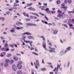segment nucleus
Here are the masks:
<instances>
[{"label":"nucleus","instance_id":"1","mask_svg":"<svg viewBox=\"0 0 74 74\" xmlns=\"http://www.w3.org/2000/svg\"><path fill=\"white\" fill-rule=\"evenodd\" d=\"M57 17H59L60 19H64V17H63V15L60 13H59L57 16Z\"/></svg>","mask_w":74,"mask_h":74},{"label":"nucleus","instance_id":"2","mask_svg":"<svg viewBox=\"0 0 74 74\" xmlns=\"http://www.w3.org/2000/svg\"><path fill=\"white\" fill-rule=\"evenodd\" d=\"M12 69L14 71H16L17 70V67L15 65H13L12 66Z\"/></svg>","mask_w":74,"mask_h":74},{"label":"nucleus","instance_id":"3","mask_svg":"<svg viewBox=\"0 0 74 74\" xmlns=\"http://www.w3.org/2000/svg\"><path fill=\"white\" fill-rule=\"evenodd\" d=\"M64 53H65V50H63L60 53L59 55L60 56H62V55H63L64 54Z\"/></svg>","mask_w":74,"mask_h":74},{"label":"nucleus","instance_id":"4","mask_svg":"<svg viewBox=\"0 0 74 74\" xmlns=\"http://www.w3.org/2000/svg\"><path fill=\"white\" fill-rule=\"evenodd\" d=\"M47 6H40L39 7V8H41L42 10H44V11L45 10V8H47Z\"/></svg>","mask_w":74,"mask_h":74},{"label":"nucleus","instance_id":"5","mask_svg":"<svg viewBox=\"0 0 74 74\" xmlns=\"http://www.w3.org/2000/svg\"><path fill=\"white\" fill-rule=\"evenodd\" d=\"M17 66L18 69H22V66L20 64H18L17 65Z\"/></svg>","mask_w":74,"mask_h":74},{"label":"nucleus","instance_id":"6","mask_svg":"<svg viewBox=\"0 0 74 74\" xmlns=\"http://www.w3.org/2000/svg\"><path fill=\"white\" fill-rule=\"evenodd\" d=\"M26 34H27V35H32V34L30 33L29 32H25L22 34V35H25Z\"/></svg>","mask_w":74,"mask_h":74},{"label":"nucleus","instance_id":"7","mask_svg":"<svg viewBox=\"0 0 74 74\" xmlns=\"http://www.w3.org/2000/svg\"><path fill=\"white\" fill-rule=\"evenodd\" d=\"M52 33L54 34H57V33L58 32V30H55V31L54 30L52 31Z\"/></svg>","mask_w":74,"mask_h":74},{"label":"nucleus","instance_id":"8","mask_svg":"<svg viewBox=\"0 0 74 74\" xmlns=\"http://www.w3.org/2000/svg\"><path fill=\"white\" fill-rule=\"evenodd\" d=\"M71 48V46H69L68 47L67 49H66V50L65 51V53H66V52H68V51H69V50H70Z\"/></svg>","mask_w":74,"mask_h":74},{"label":"nucleus","instance_id":"9","mask_svg":"<svg viewBox=\"0 0 74 74\" xmlns=\"http://www.w3.org/2000/svg\"><path fill=\"white\" fill-rule=\"evenodd\" d=\"M28 38L29 39H32V40H34V37L33 36H30L28 37Z\"/></svg>","mask_w":74,"mask_h":74},{"label":"nucleus","instance_id":"10","mask_svg":"<svg viewBox=\"0 0 74 74\" xmlns=\"http://www.w3.org/2000/svg\"><path fill=\"white\" fill-rule=\"evenodd\" d=\"M36 64L38 66H39L40 63H39V61L38 60H36Z\"/></svg>","mask_w":74,"mask_h":74},{"label":"nucleus","instance_id":"11","mask_svg":"<svg viewBox=\"0 0 74 74\" xmlns=\"http://www.w3.org/2000/svg\"><path fill=\"white\" fill-rule=\"evenodd\" d=\"M9 60L8 59H6L5 60V62L6 63H9Z\"/></svg>","mask_w":74,"mask_h":74},{"label":"nucleus","instance_id":"12","mask_svg":"<svg viewBox=\"0 0 74 74\" xmlns=\"http://www.w3.org/2000/svg\"><path fill=\"white\" fill-rule=\"evenodd\" d=\"M26 37L25 35H23V36L22 37V39H23V40H24V41H25V38H26Z\"/></svg>","mask_w":74,"mask_h":74},{"label":"nucleus","instance_id":"13","mask_svg":"<svg viewBox=\"0 0 74 74\" xmlns=\"http://www.w3.org/2000/svg\"><path fill=\"white\" fill-rule=\"evenodd\" d=\"M14 60H11L10 61L9 63L10 64H12V63H14Z\"/></svg>","mask_w":74,"mask_h":74},{"label":"nucleus","instance_id":"14","mask_svg":"<svg viewBox=\"0 0 74 74\" xmlns=\"http://www.w3.org/2000/svg\"><path fill=\"white\" fill-rule=\"evenodd\" d=\"M16 25H17L18 26H19V25H23V23H21L20 22H19V23H16Z\"/></svg>","mask_w":74,"mask_h":74},{"label":"nucleus","instance_id":"15","mask_svg":"<svg viewBox=\"0 0 74 74\" xmlns=\"http://www.w3.org/2000/svg\"><path fill=\"white\" fill-rule=\"evenodd\" d=\"M33 23H27L26 24V25L28 26H32Z\"/></svg>","mask_w":74,"mask_h":74},{"label":"nucleus","instance_id":"16","mask_svg":"<svg viewBox=\"0 0 74 74\" xmlns=\"http://www.w3.org/2000/svg\"><path fill=\"white\" fill-rule=\"evenodd\" d=\"M42 71H45V70H46V69L45 68H41L40 69Z\"/></svg>","mask_w":74,"mask_h":74},{"label":"nucleus","instance_id":"17","mask_svg":"<svg viewBox=\"0 0 74 74\" xmlns=\"http://www.w3.org/2000/svg\"><path fill=\"white\" fill-rule=\"evenodd\" d=\"M24 42H26V43H30V41L29 40L26 41L25 40L24 41Z\"/></svg>","mask_w":74,"mask_h":74},{"label":"nucleus","instance_id":"18","mask_svg":"<svg viewBox=\"0 0 74 74\" xmlns=\"http://www.w3.org/2000/svg\"><path fill=\"white\" fill-rule=\"evenodd\" d=\"M32 53H33V54H34V55H36L37 56H38V54L36 53H35L34 52H32Z\"/></svg>","mask_w":74,"mask_h":74},{"label":"nucleus","instance_id":"19","mask_svg":"<svg viewBox=\"0 0 74 74\" xmlns=\"http://www.w3.org/2000/svg\"><path fill=\"white\" fill-rule=\"evenodd\" d=\"M13 58L14 59V60H17L18 59L16 58H15V56H14V57H13Z\"/></svg>","mask_w":74,"mask_h":74},{"label":"nucleus","instance_id":"20","mask_svg":"<svg viewBox=\"0 0 74 74\" xmlns=\"http://www.w3.org/2000/svg\"><path fill=\"white\" fill-rule=\"evenodd\" d=\"M72 22V20H71V19H70L69 21V23H68V24H69L71 23V22Z\"/></svg>","mask_w":74,"mask_h":74},{"label":"nucleus","instance_id":"21","mask_svg":"<svg viewBox=\"0 0 74 74\" xmlns=\"http://www.w3.org/2000/svg\"><path fill=\"white\" fill-rule=\"evenodd\" d=\"M1 19H2V21L4 22V20H5V18L4 17H1Z\"/></svg>","mask_w":74,"mask_h":74},{"label":"nucleus","instance_id":"22","mask_svg":"<svg viewBox=\"0 0 74 74\" xmlns=\"http://www.w3.org/2000/svg\"><path fill=\"white\" fill-rule=\"evenodd\" d=\"M39 14H40V15H42V16H45V14H43L41 12H39Z\"/></svg>","mask_w":74,"mask_h":74},{"label":"nucleus","instance_id":"23","mask_svg":"<svg viewBox=\"0 0 74 74\" xmlns=\"http://www.w3.org/2000/svg\"><path fill=\"white\" fill-rule=\"evenodd\" d=\"M57 3L58 4H59L60 3V0H58L57 1Z\"/></svg>","mask_w":74,"mask_h":74},{"label":"nucleus","instance_id":"24","mask_svg":"<svg viewBox=\"0 0 74 74\" xmlns=\"http://www.w3.org/2000/svg\"><path fill=\"white\" fill-rule=\"evenodd\" d=\"M17 74H22V72L21 71H20L17 72Z\"/></svg>","mask_w":74,"mask_h":74},{"label":"nucleus","instance_id":"25","mask_svg":"<svg viewBox=\"0 0 74 74\" xmlns=\"http://www.w3.org/2000/svg\"><path fill=\"white\" fill-rule=\"evenodd\" d=\"M8 63H6L5 64H4V66L5 67H7V66H8Z\"/></svg>","mask_w":74,"mask_h":74},{"label":"nucleus","instance_id":"26","mask_svg":"<svg viewBox=\"0 0 74 74\" xmlns=\"http://www.w3.org/2000/svg\"><path fill=\"white\" fill-rule=\"evenodd\" d=\"M7 56L8 57H10L11 56V54H7Z\"/></svg>","mask_w":74,"mask_h":74},{"label":"nucleus","instance_id":"27","mask_svg":"<svg viewBox=\"0 0 74 74\" xmlns=\"http://www.w3.org/2000/svg\"><path fill=\"white\" fill-rule=\"evenodd\" d=\"M48 44L50 45V47H52V43H51V42H48Z\"/></svg>","mask_w":74,"mask_h":74},{"label":"nucleus","instance_id":"28","mask_svg":"<svg viewBox=\"0 0 74 74\" xmlns=\"http://www.w3.org/2000/svg\"><path fill=\"white\" fill-rule=\"evenodd\" d=\"M3 56H5L6 55V53L5 52H3L1 53Z\"/></svg>","mask_w":74,"mask_h":74},{"label":"nucleus","instance_id":"29","mask_svg":"<svg viewBox=\"0 0 74 74\" xmlns=\"http://www.w3.org/2000/svg\"><path fill=\"white\" fill-rule=\"evenodd\" d=\"M62 26H64V27H66L67 28L68 27H67V25L66 24H63L62 25Z\"/></svg>","mask_w":74,"mask_h":74},{"label":"nucleus","instance_id":"30","mask_svg":"<svg viewBox=\"0 0 74 74\" xmlns=\"http://www.w3.org/2000/svg\"><path fill=\"white\" fill-rule=\"evenodd\" d=\"M1 40H5V38L3 36H1Z\"/></svg>","mask_w":74,"mask_h":74},{"label":"nucleus","instance_id":"31","mask_svg":"<svg viewBox=\"0 0 74 74\" xmlns=\"http://www.w3.org/2000/svg\"><path fill=\"white\" fill-rule=\"evenodd\" d=\"M52 24L51 23H48V25L49 26H52Z\"/></svg>","mask_w":74,"mask_h":74},{"label":"nucleus","instance_id":"32","mask_svg":"<svg viewBox=\"0 0 74 74\" xmlns=\"http://www.w3.org/2000/svg\"><path fill=\"white\" fill-rule=\"evenodd\" d=\"M25 21H30V19L27 18L25 19Z\"/></svg>","mask_w":74,"mask_h":74},{"label":"nucleus","instance_id":"33","mask_svg":"<svg viewBox=\"0 0 74 74\" xmlns=\"http://www.w3.org/2000/svg\"><path fill=\"white\" fill-rule=\"evenodd\" d=\"M68 3H71V2H72L71 0H68Z\"/></svg>","mask_w":74,"mask_h":74},{"label":"nucleus","instance_id":"34","mask_svg":"<svg viewBox=\"0 0 74 74\" xmlns=\"http://www.w3.org/2000/svg\"><path fill=\"white\" fill-rule=\"evenodd\" d=\"M63 8H64V10H67V7L64 6Z\"/></svg>","mask_w":74,"mask_h":74},{"label":"nucleus","instance_id":"35","mask_svg":"<svg viewBox=\"0 0 74 74\" xmlns=\"http://www.w3.org/2000/svg\"><path fill=\"white\" fill-rule=\"evenodd\" d=\"M45 19L47 21H48V20H49L48 18H47V16H45Z\"/></svg>","mask_w":74,"mask_h":74},{"label":"nucleus","instance_id":"36","mask_svg":"<svg viewBox=\"0 0 74 74\" xmlns=\"http://www.w3.org/2000/svg\"><path fill=\"white\" fill-rule=\"evenodd\" d=\"M42 63L43 64H45V62H44V59H42Z\"/></svg>","mask_w":74,"mask_h":74},{"label":"nucleus","instance_id":"37","mask_svg":"<svg viewBox=\"0 0 74 74\" xmlns=\"http://www.w3.org/2000/svg\"><path fill=\"white\" fill-rule=\"evenodd\" d=\"M10 32L12 33H14L15 32V30L14 29H12L10 30Z\"/></svg>","mask_w":74,"mask_h":74},{"label":"nucleus","instance_id":"38","mask_svg":"<svg viewBox=\"0 0 74 74\" xmlns=\"http://www.w3.org/2000/svg\"><path fill=\"white\" fill-rule=\"evenodd\" d=\"M42 39L44 41H45V37H44V36H43V37L42 38Z\"/></svg>","mask_w":74,"mask_h":74},{"label":"nucleus","instance_id":"39","mask_svg":"<svg viewBox=\"0 0 74 74\" xmlns=\"http://www.w3.org/2000/svg\"><path fill=\"white\" fill-rule=\"evenodd\" d=\"M32 26H37L38 25L37 24H32Z\"/></svg>","mask_w":74,"mask_h":74},{"label":"nucleus","instance_id":"40","mask_svg":"<svg viewBox=\"0 0 74 74\" xmlns=\"http://www.w3.org/2000/svg\"><path fill=\"white\" fill-rule=\"evenodd\" d=\"M60 41L61 42V43H62V44H63V43H64V42L63 41H62V39H60Z\"/></svg>","mask_w":74,"mask_h":74},{"label":"nucleus","instance_id":"41","mask_svg":"<svg viewBox=\"0 0 74 74\" xmlns=\"http://www.w3.org/2000/svg\"><path fill=\"white\" fill-rule=\"evenodd\" d=\"M6 14H7V15H9V14H10V13L9 11H8L6 12Z\"/></svg>","mask_w":74,"mask_h":74},{"label":"nucleus","instance_id":"42","mask_svg":"<svg viewBox=\"0 0 74 74\" xmlns=\"http://www.w3.org/2000/svg\"><path fill=\"white\" fill-rule=\"evenodd\" d=\"M68 2V1L67 0H65V1H64V3H66Z\"/></svg>","mask_w":74,"mask_h":74},{"label":"nucleus","instance_id":"43","mask_svg":"<svg viewBox=\"0 0 74 74\" xmlns=\"http://www.w3.org/2000/svg\"><path fill=\"white\" fill-rule=\"evenodd\" d=\"M51 12L52 14H54V13L56 12L55 11H54L53 12V11H51Z\"/></svg>","mask_w":74,"mask_h":74},{"label":"nucleus","instance_id":"44","mask_svg":"<svg viewBox=\"0 0 74 74\" xmlns=\"http://www.w3.org/2000/svg\"><path fill=\"white\" fill-rule=\"evenodd\" d=\"M30 18L31 19H33V16H30Z\"/></svg>","mask_w":74,"mask_h":74},{"label":"nucleus","instance_id":"45","mask_svg":"<svg viewBox=\"0 0 74 74\" xmlns=\"http://www.w3.org/2000/svg\"><path fill=\"white\" fill-rule=\"evenodd\" d=\"M70 65V62H69L67 64V67H69V65Z\"/></svg>","mask_w":74,"mask_h":74},{"label":"nucleus","instance_id":"46","mask_svg":"<svg viewBox=\"0 0 74 74\" xmlns=\"http://www.w3.org/2000/svg\"><path fill=\"white\" fill-rule=\"evenodd\" d=\"M43 47L44 48H46V45H43Z\"/></svg>","mask_w":74,"mask_h":74},{"label":"nucleus","instance_id":"47","mask_svg":"<svg viewBox=\"0 0 74 74\" xmlns=\"http://www.w3.org/2000/svg\"><path fill=\"white\" fill-rule=\"evenodd\" d=\"M9 46H10V47H11L12 48H14V46H13V45H11V44L9 45Z\"/></svg>","mask_w":74,"mask_h":74},{"label":"nucleus","instance_id":"48","mask_svg":"<svg viewBox=\"0 0 74 74\" xmlns=\"http://www.w3.org/2000/svg\"><path fill=\"white\" fill-rule=\"evenodd\" d=\"M26 6H27V7H29V6H30V4L29 3H27V4Z\"/></svg>","mask_w":74,"mask_h":74},{"label":"nucleus","instance_id":"49","mask_svg":"<svg viewBox=\"0 0 74 74\" xmlns=\"http://www.w3.org/2000/svg\"><path fill=\"white\" fill-rule=\"evenodd\" d=\"M49 8H46L45 9V10H46V11H49Z\"/></svg>","mask_w":74,"mask_h":74},{"label":"nucleus","instance_id":"50","mask_svg":"<svg viewBox=\"0 0 74 74\" xmlns=\"http://www.w3.org/2000/svg\"><path fill=\"white\" fill-rule=\"evenodd\" d=\"M35 15H36V16H38V17H39L40 16H39V15H38V14L37 13H36Z\"/></svg>","mask_w":74,"mask_h":74},{"label":"nucleus","instance_id":"51","mask_svg":"<svg viewBox=\"0 0 74 74\" xmlns=\"http://www.w3.org/2000/svg\"><path fill=\"white\" fill-rule=\"evenodd\" d=\"M50 67H51V68L52 69H53V66H52V65H49Z\"/></svg>","mask_w":74,"mask_h":74},{"label":"nucleus","instance_id":"52","mask_svg":"<svg viewBox=\"0 0 74 74\" xmlns=\"http://www.w3.org/2000/svg\"><path fill=\"white\" fill-rule=\"evenodd\" d=\"M58 12H59L60 13V14H61L62 13V11H60V10H58Z\"/></svg>","mask_w":74,"mask_h":74},{"label":"nucleus","instance_id":"53","mask_svg":"<svg viewBox=\"0 0 74 74\" xmlns=\"http://www.w3.org/2000/svg\"><path fill=\"white\" fill-rule=\"evenodd\" d=\"M59 64H58L57 65V68H57L56 69H59Z\"/></svg>","mask_w":74,"mask_h":74},{"label":"nucleus","instance_id":"54","mask_svg":"<svg viewBox=\"0 0 74 74\" xmlns=\"http://www.w3.org/2000/svg\"><path fill=\"white\" fill-rule=\"evenodd\" d=\"M16 3H18L19 2V1L18 0H16Z\"/></svg>","mask_w":74,"mask_h":74},{"label":"nucleus","instance_id":"55","mask_svg":"<svg viewBox=\"0 0 74 74\" xmlns=\"http://www.w3.org/2000/svg\"><path fill=\"white\" fill-rule=\"evenodd\" d=\"M69 24V26H70L71 27V26H72V24L70 23V24H68V25Z\"/></svg>","mask_w":74,"mask_h":74},{"label":"nucleus","instance_id":"56","mask_svg":"<svg viewBox=\"0 0 74 74\" xmlns=\"http://www.w3.org/2000/svg\"><path fill=\"white\" fill-rule=\"evenodd\" d=\"M17 30H19V29H20V30H21V29L20 28V27H17L16 28Z\"/></svg>","mask_w":74,"mask_h":74},{"label":"nucleus","instance_id":"57","mask_svg":"<svg viewBox=\"0 0 74 74\" xmlns=\"http://www.w3.org/2000/svg\"><path fill=\"white\" fill-rule=\"evenodd\" d=\"M62 6H65V4L64 3H62L61 5Z\"/></svg>","mask_w":74,"mask_h":74},{"label":"nucleus","instance_id":"58","mask_svg":"<svg viewBox=\"0 0 74 74\" xmlns=\"http://www.w3.org/2000/svg\"><path fill=\"white\" fill-rule=\"evenodd\" d=\"M31 10H32V11H36V9L34 8H32Z\"/></svg>","mask_w":74,"mask_h":74},{"label":"nucleus","instance_id":"59","mask_svg":"<svg viewBox=\"0 0 74 74\" xmlns=\"http://www.w3.org/2000/svg\"><path fill=\"white\" fill-rule=\"evenodd\" d=\"M32 9V7H31L28 8V10H31Z\"/></svg>","mask_w":74,"mask_h":74},{"label":"nucleus","instance_id":"60","mask_svg":"<svg viewBox=\"0 0 74 74\" xmlns=\"http://www.w3.org/2000/svg\"><path fill=\"white\" fill-rule=\"evenodd\" d=\"M46 45L45 42H43L42 43V45Z\"/></svg>","mask_w":74,"mask_h":74},{"label":"nucleus","instance_id":"61","mask_svg":"<svg viewBox=\"0 0 74 74\" xmlns=\"http://www.w3.org/2000/svg\"><path fill=\"white\" fill-rule=\"evenodd\" d=\"M57 68L56 67L54 69L53 71H56V70Z\"/></svg>","mask_w":74,"mask_h":74},{"label":"nucleus","instance_id":"62","mask_svg":"<svg viewBox=\"0 0 74 74\" xmlns=\"http://www.w3.org/2000/svg\"><path fill=\"white\" fill-rule=\"evenodd\" d=\"M13 8H14V9H15V10H17V8L16 7H13Z\"/></svg>","mask_w":74,"mask_h":74},{"label":"nucleus","instance_id":"63","mask_svg":"<svg viewBox=\"0 0 74 74\" xmlns=\"http://www.w3.org/2000/svg\"><path fill=\"white\" fill-rule=\"evenodd\" d=\"M0 56H1V57H3L4 56H3L2 53H1V54L0 55Z\"/></svg>","mask_w":74,"mask_h":74},{"label":"nucleus","instance_id":"64","mask_svg":"<svg viewBox=\"0 0 74 74\" xmlns=\"http://www.w3.org/2000/svg\"><path fill=\"white\" fill-rule=\"evenodd\" d=\"M44 5H47V3H44L43 4Z\"/></svg>","mask_w":74,"mask_h":74}]
</instances>
